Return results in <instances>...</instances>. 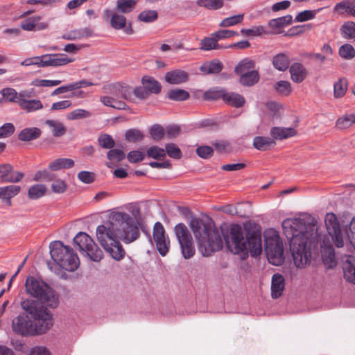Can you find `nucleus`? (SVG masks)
I'll return each instance as SVG.
<instances>
[{
	"label": "nucleus",
	"mask_w": 355,
	"mask_h": 355,
	"mask_svg": "<svg viewBox=\"0 0 355 355\" xmlns=\"http://www.w3.org/2000/svg\"><path fill=\"white\" fill-rule=\"evenodd\" d=\"M73 243L80 252H84L94 261L102 259L103 254L93 239L85 232H80L73 239Z\"/></svg>",
	"instance_id": "9"
},
{
	"label": "nucleus",
	"mask_w": 355,
	"mask_h": 355,
	"mask_svg": "<svg viewBox=\"0 0 355 355\" xmlns=\"http://www.w3.org/2000/svg\"><path fill=\"white\" fill-rule=\"evenodd\" d=\"M225 239L228 249L234 254L249 251L252 257H257L262 252L259 230H248L245 239L242 227L239 225H234Z\"/></svg>",
	"instance_id": "4"
},
{
	"label": "nucleus",
	"mask_w": 355,
	"mask_h": 355,
	"mask_svg": "<svg viewBox=\"0 0 355 355\" xmlns=\"http://www.w3.org/2000/svg\"><path fill=\"white\" fill-rule=\"evenodd\" d=\"M275 145L273 138L267 137H255L253 139V146L261 151H265Z\"/></svg>",
	"instance_id": "25"
},
{
	"label": "nucleus",
	"mask_w": 355,
	"mask_h": 355,
	"mask_svg": "<svg viewBox=\"0 0 355 355\" xmlns=\"http://www.w3.org/2000/svg\"><path fill=\"white\" fill-rule=\"evenodd\" d=\"M189 226L197 241L198 250L203 257L223 248V241L218 231L212 230L202 219L192 218Z\"/></svg>",
	"instance_id": "5"
},
{
	"label": "nucleus",
	"mask_w": 355,
	"mask_h": 355,
	"mask_svg": "<svg viewBox=\"0 0 355 355\" xmlns=\"http://www.w3.org/2000/svg\"><path fill=\"white\" fill-rule=\"evenodd\" d=\"M284 235L289 241L293 261L297 268L311 262V244L315 238L314 225L299 218H286L282 222Z\"/></svg>",
	"instance_id": "2"
},
{
	"label": "nucleus",
	"mask_w": 355,
	"mask_h": 355,
	"mask_svg": "<svg viewBox=\"0 0 355 355\" xmlns=\"http://www.w3.org/2000/svg\"><path fill=\"white\" fill-rule=\"evenodd\" d=\"M347 235L351 244L355 249V217L352 219L349 223V230L347 232Z\"/></svg>",
	"instance_id": "64"
},
{
	"label": "nucleus",
	"mask_w": 355,
	"mask_h": 355,
	"mask_svg": "<svg viewBox=\"0 0 355 355\" xmlns=\"http://www.w3.org/2000/svg\"><path fill=\"white\" fill-rule=\"evenodd\" d=\"M241 33L245 36H259L265 33V29L262 26H254L252 28H243Z\"/></svg>",
	"instance_id": "57"
},
{
	"label": "nucleus",
	"mask_w": 355,
	"mask_h": 355,
	"mask_svg": "<svg viewBox=\"0 0 355 355\" xmlns=\"http://www.w3.org/2000/svg\"><path fill=\"white\" fill-rule=\"evenodd\" d=\"M225 47L218 44V40H216V37L213 35V33H211L209 37L203 38L200 41V49L202 51H208L214 49H221Z\"/></svg>",
	"instance_id": "27"
},
{
	"label": "nucleus",
	"mask_w": 355,
	"mask_h": 355,
	"mask_svg": "<svg viewBox=\"0 0 355 355\" xmlns=\"http://www.w3.org/2000/svg\"><path fill=\"white\" fill-rule=\"evenodd\" d=\"M30 97H25L21 99L20 108L26 112H33L43 109V104L39 99H28Z\"/></svg>",
	"instance_id": "24"
},
{
	"label": "nucleus",
	"mask_w": 355,
	"mask_h": 355,
	"mask_svg": "<svg viewBox=\"0 0 355 355\" xmlns=\"http://www.w3.org/2000/svg\"><path fill=\"white\" fill-rule=\"evenodd\" d=\"M92 31L89 28H83L78 30L71 31L63 35V38L68 40H80L83 37H90Z\"/></svg>",
	"instance_id": "30"
},
{
	"label": "nucleus",
	"mask_w": 355,
	"mask_h": 355,
	"mask_svg": "<svg viewBox=\"0 0 355 355\" xmlns=\"http://www.w3.org/2000/svg\"><path fill=\"white\" fill-rule=\"evenodd\" d=\"M138 1L139 0H117L116 10L122 13L130 12Z\"/></svg>",
	"instance_id": "43"
},
{
	"label": "nucleus",
	"mask_w": 355,
	"mask_h": 355,
	"mask_svg": "<svg viewBox=\"0 0 355 355\" xmlns=\"http://www.w3.org/2000/svg\"><path fill=\"white\" fill-rule=\"evenodd\" d=\"M343 269L346 280L355 284V258L345 256L343 261Z\"/></svg>",
	"instance_id": "19"
},
{
	"label": "nucleus",
	"mask_w": 355,
	"mask_h": 355,
	"mask_svg": "<svg viewBox=\"0 0 355 355\" xmlns=\"http://www.w3.org/2000/svg\"><path fill=\"white\" fill-rule=\"evenodd\" d=\"M74 166V161L69 158H58L49 164V168L51 171L70 168Z\"/></svg>",
	"instance_id": "29"
},
{
	"label": "nucleus",
	"mask_w": 355,
	"mask_h": 355,
	"mask_svg": "<svg viewBox=\"0 0 355 355\" xmlns=\"http://www.w3.org/2000/svg\"><path fill=\"white\" fill-rule=\"evenodd\" d=\"M40 68L63 66L73 61L64 53L44 54L40 56Z\"/></svg>",
	"instance_id": "13"
},
{
	"label": "nucleus",
	"mask_w": 355,
	"mask_h": 355,
	"mask_svg": "<svg viewBox=\"0 0 355 355\" xmlns=\"http://www.w3.org/2000/svg\"><path fill=\"white\" fill-rule=\"evenodd\" d=\"M61 83V80L35 79L31 83V85L37 87H54L59 85Z\"/></svg>",
	"instance_id": "56"
},
{
	"label": "nucleus",
	"mask_w": 355,
	"mask_h": 355,
	"mask_svg": "<svg viewBox=\"0 0 355 355\" xmlns=\"http://www.w3.org/2000/svg\"><path fill=\"white\" fill-rule=\"evenodd\" d=\"M223 65L219 60H214L204 63L200 67V71L205 74L218 73L223 69Z\"/></svg>",
	"instance_id": "32"
},
{
	"label": "nucleus",
	"mask_w": 355,
	"mask_h": 355,
	"mask_svg": "<svg viewBox=\"0 0 355 355\" xmlns=\"http://www.w3.org/2000/svg\"><path fill=\"white\" fill-rule=\"evenodd\" d=\"M322 259L328 268H334L336 265L334 250L332 247H327L322 250Z\"/></svg>",
	"instance_id": "38"
},
{
	"label": "nucleus",
	"mask_w": 355,
	"mask_h": 355,
	"mask_svg": "<svg viewBox=\"0 0 355 355\" xmlns=\"http://www.w3.org/2000/svg\"><path fill=\"white\" fill-rule=\"evenodd\" d=\"M189 93L182 89H172L168 92V96L170 99L176 101H182L189 98Z\"/></svg>",
	"instance_id": "47"
},
{
	"label": "nucleus",
	"mask_w": 355,
	"mask_h": 355,
	"mask_svg": "<svg viewBox=\"0 0 355 355\" xmlns=\"http://www.w3.org/2000/svg\"><path fill=\"white\" fill-rule=\"evenodd\" d=\"M341 31L343 37L352 39L355 37V23L353 21L346 22L342 26Z\"/></svg>",
	"instance_id": "52"
},
{
	"label": "nucleus",
	"mask_w": 355,
	"mask_h": 355,
	"mask_svg": "<svg viewBox=\"0 0 355 355\" xmlns=\"http://www.w3.org/2000/svg\"><path fill=\"white\" fill-rule=\"evenodd\" d=\"M205 95L208 98L211 99L222 97L226 103L235 107H242L245 103L243 96L236 93H225L223 91H218L209 92Z\"/></svg>",
	"instance_id": "14"
},
{
	"label": "nucleus",
	"mask_w": 355,
	"mask_h": 355,
	"mask_svg": "<svg viewBox=\"0 0 355 355\" xmlns=\"http://www.w3.org/2000/svg\"><path fill=\"white\" fill-rule=\"evenodd\" d=\"M153 239L159 254L164 257L170 248V239L166 235L164 226L160 222H157L153 227Z\"/></svg>",
	"instance_id": "11"
},
{
	"label": "nucleus",
	"mask_w": 355,
	"mask_h": 355,
	"mask_svg": "<svg viewBox=\"0 0 355 355\" xmlns=\"http://www.w3.org/2000/svg\"><path fill=\"white\" fill-rule=\"evenodd\" d=\"M42 17L40 16H33L28 17L21 21V28L26 31H41L48 28V24L45 22H39Z\"/></svg>",
	"instance_id": "18"
},
{
	"label": "nucleus",
	"mask_w": 355,
	"mask_h": 355,
	"mask_svg": "<svg viewBox=\"0 0 355 355\" xmlns=\"http://www.w3.org/2000/svg\"><path fill=\"white\" fill-rule=\"evenodd\" d=\"M264 238V248L268 261L275 266L281 265L284 261V248L277 232L268 230L265 232Z\"/></svg>",
	"instance_id": "8"
},
{
	"label": "nucleus",
	"mask_w": 355,
	"mask_h": 355,
	"mask_svg": "<svg viewBox=\"0 0 355 355\" xmlns=\"http://www.w3.org/2000/svg\"><path fill=\"white\" fill-rule=\"evenodd\" d=\"M96 235L103 249L113 259L119 261L125 255L119 239L132 242L139 237V230L137 221L128 214L115 212L107 223L97 227Z\"/></svg>",
	"instance_id": "1"
},
{
	"label": "nucleus",
	"mask_w": 355,
	"mask_h": 355,
	"mask_svg": "<svg viewBox=\"0 0 355 355\" xmlns=\"http://www.w3.org/2000/svg\"><path fill=\"white\" fill-rule=\"evenodd\" d=\"M275 88L278 93L284 96H288L292 92L291 85L288 81H278L276 83Z\"/></svg>",
	"instance_id": "51"
},
{
	"label": "nucleus",
	"mask_w": 355,
	"mask_h": 355,
	"mask_svg": "<svg viewBox=\"0 0 355 355\" xmlns=\"http://www.w3.org/2000/svg\"><path fill=\"white\" fill-rule=\"evenodd\" d=\"M147 156L148 157L162 160L166 157V151L164 148H160L157 146H153L150 147L146 151Z\"/></svg>",
	"instance_id": "48"
},
{
	"label": "nucleus",
	"mask_w": 355,
	"mask_h": 355,
	"mask_svg": "<svg viewBox=\"0 0 355 355\" xmlns=\"http://www.w3.org/2000/svg\"><path fill=\"white\" fill-rule=\"evenodd\" d=\"M338 53L343 58L351 60L355 57V49L351 44H345L339 48Z\"/></svg>",
	"instance_id": "49"
},
{
	"label": "nucleus",
	"mask_w": 355,
	"mask_h": 355,
	"mask_svg": "<svg viewBox=\"0 0 355 355\" xmlns=\"http://www.w3.org/2000/svg\"><path fill=\"white\" fill-rule=\"evenodd\" d=\"M104 93L119 100L123 98L130 100L132 98V91L130 87L122 85L119 83L109 84L103 86Z\"/></svg>",
	"instance_id": "15"
},
{
	"label": "nucleus",
	"mask_w": 355,
	"mask_h": 355,
	"mask_svg": "<svg viewBox=\"0 0 355 355\" xmlns=\"http://www.w3.org/2000/svg\"><path fill=\"white\" fill-rule=\"evenodd\" d=\"M41 134L42 131L38 128H27L19 133L18 138L21 141H28L39 138Z\"/></svg>",
	"instance_id": "28"
},
{
	"label": "nucleus",
	"mask_w": 355,
	"mask_h": 355,
	"mask_svg": "<svg viewBox=\"0 0 355 355\" xmlns=\"http://www.w3.org/2000/svg\"><path fill=\"white\" fill-rule=\"evenodd\" d=\"M259 80L258 71L252 70L249 72L240 75V83L244 86H252Z\"/></svg>",
	"instance_id": "35"
},
{
	"label": "nucleus",
	"mask_w": 355,
	"mask_h": 355,
	"mask_svg": "<svg viewBox=\"0 0 355 355\" xmlns=\"http://www.w3.org/2000/svg\"><path fill=\"white\" fill-rule=\"evenodd\" d=\"M92 116V113L84 109H76L67 114V119L69 120H76L80 119L89 118Z\"/></svg>",
	"instance_id": "53"
},
{
	"label": "nucleus",
	"mask_w": 355,
	"mask_h": 355,
	"mask_svg": "<svg viewBox=\"0 0 355 355\" xmlns=\"http://www.w3.org/2000/svg\"><path fill=\"white\" fill-rule=\"evenodd\" d=\"M325 225L334 245L337 248L343 247V236L336 216L333 213L327 214L325 217Z\"/></svg>",
	"instance_id": "12"
},
{
	"label": "nucleus",
	"mask_w": 355,
	"mask_h": 355,
	"mask_svg": "<svg viewBox=\"0 0 355 355\" xmlns=\"http://www.w3.org/2000/svg\"><path fill=\"white\" fill-rule=\"evenodd\" d=\"M347 3V0H343L336 3L334 8V11L340 15L347 13L349 15V10H352V8H350Z\"/></svg>",
	"instance_id": "62"
},
{
	"label": "nucleus",
	"mask_w": 355,
	"mask_h": 355,
	"mask_svg": "<svg viewBox=\"0 0 355 355\" xmlns=\"http://www.w3.org/2000/svg\"><path fill=\"white\" fill-rule=\"evenodd\" d=\"M297 132L293 128L273 127L270 130V135L273 139L282 140L294 137Z\"/></svg>",
	"instance_id": "21"
},
{
	"label": "nucleus",
	"mask_w": 355,
	"mask_h": 355,
	"mask_svg": "<svg viewBox=\"0 0 355 355\" xmlns=\"http://www.w3.org/2000/svg\"><path fill=\"white\" fill-rule=\"evenodd\" d=\"M1 94L6 101L16 103L19 106L20 105L21 99L25 97H31V92L30 91L24 90L18 93L15 89L10 87L3 89Z\"/></svg>",
	"instance_id": "17"
},
{
	"label": "nucleus",
	"mask_w": 355,
	"mask_h": 355,
	"mask_svg": "<svg viewBox=\"0 0 355 355\" xmlns=\"http://www.w3.org/2000/svg\"><path fill=\"white\" fill-rule=\"evenodd\" d=\"M166 155L173 159H180L182 157V152L180 149L175 144H167L165 146Z\"/></svg>",
	"instance_id": "54"
},
{
	"label": "nucleus",
	"mask_w": 355,
	"mask_h": 355,
	"mask_svg": "<svg viewBox=\"0 0 355 355\" xmlns=\"http://www.w3.org/2000/svg\"><path fill=\"white\" fill-rule=\"evenodd\" d=\"M196 3L200 7L209 10H218L223 6V0H197Z\"/></svg>",
	"instance_id": "46"
},
{
	"label": "nucleus",
	"mask_w": 355,
	"mask_h": 355,
	"mask_svg": "<svg viewBox=\"0 0 355 355\" xmlns=\"http://www.w3.org/2000/svg\"><path fill=\"white\" fill-rule=\"evenodd\" d=\"M15 126L11 123H6L0 127V139L10 137L15 132Z\"/></svg>",
	"instance_id": "61"
},
{
	"label": "nucleus",
	"mask_w": 355,
	"mask_h": 355,
	"mask_svg": "<svg viewBox=\"0 0 355 355\" xmlns=\"http://www.w3.org/2000/svg\"><path fill=\"white\" fill-rule=\"evenodd\" d=\"M25 287L27 293L40 300L42 305L44 303L53 309L58 306V295L43 281L30 276L26 280Z\"/></svg>",
	"instance_id": "6"
},
{
	"label": "nucleus",
	"mask_w": 355,
	"mask_h": 355,
	"mask_svg": "<svg viewBox=\"0 0 355 355\" xmlns=\"http://www.w3.org/2000/svg\"><path fill=\"white\" fill-rule=\"evenodd\" d=\"M158 18V13L154 10L142 11L138 16L139 20L146 23L153 22Z\"/></svg>",
	"instance_id": "50"
},
{
	"label": "nucleus",
	"mask_w": 355,
	"mask_h": 355,
	"mask_svg": "<svg viewBox=\"0 0 355 355\" xmlns=\"http://www.w3.org/2000/svg\"><path fill=\"white\" fill-rule=\"evenodd\" d=\"M46 192V187L44 184H34L31 186L28 191V196L32 200H36L42 198Z\"/></svg>",
	"instance_id": "41"
},
{
	"label": "nucleus",
	"mask_w": 355,
	"mask_h": 355,
	"mask_svg": "<svg viewBox=\"0 0 355 355\" xmlns=\"http://www.w3.org/2000/svg\"><path fill=\"white\" fill-rule=\"evenodd\" d=\"M196 153L199 157L203 159H208L213 155L214 150L210 146H202L196 149Z\"/></svg>",
	"instance_id": "63"
},
{
	"label": "nucleus",
	"mask_w": 355,
	"mask_h": 355,
	"mask_svg": "<svg viewBox=\"0 0 355 355\" xmlns=\"http://www.w3.org/2000/svg\"><path fill=\"white\" fill-rule=\"evenodd\" d=\"M347 80L346 78H340L334 85V96L336 98H339L345 96L347 90Z\"/></svg>",
	"instance_id": "42"
},
{
	"label": "nucleus",
	"mask_w": 355,
	"mask_h": 355,
	"mask_svg": "<svg viewBox=\"0 0 355 355\" xmlns=\"http://www.w3.org/2000/svg\"><path fill=\"white\" fill-rule=\"evenodd\" d=\"M106 13L107 17H110V24L114 28L119 30L125 27L126 18L123 15L110 10H106Z\"/></svg>",
	"instance_id": "31"
},
{
	"label": "nucleus",
	"mask_w": 355,
	"mask_h": 355,
	"mask_svg": "<svg viewBox=\"0 0 355 355\" xmlns=\"http://www.w3.org/2000/svg\"><path fill=\"white\" fill-rule=\"evenodd\" d=\"M45 124L51 128L52 135L55 137H60L67 132L66 127L59 121L49 119L45 121Z\"/></svg>",
	"instance_id": "33"
},
{
	"label": "nucleus",
	"mask_w": 355,
	"mask_h": 355,
	"mask_svg": "<svg viewBox=\"0 0 355 355\" xmlns=\"http://www.w3.org/2000/svg\"><path fill=\"white\" fill-rule=\"evenodd\" d=\"M285 287V279L284 277L278 273L274 274L271 281V296L277 299L282 296Z\"/></svg>",
	"instance_id": "20"
},
{
	"label": "nucleus",
	"mask_w": 355,
	"mask_h": 355,
	"mask_svg": "<svg viewBox=\"0 0 355 355\" xmlns=\"http://www.w3.org/2000/svg\"><path fill=\"white\" fill-rule=\"evenodd\" d=\"M98 141L99 145L103 148L110 149L114 146V141L109 135H101L98 139Z\"/></svg>",
	"instance_id": "58"
},
{
	"label": "nucleus",
	"mask_w": 355,
	"mask_h": 355,
	"mask_svg": "<svg viewBox=\"0 0 355 355\" xmlns=\"http://www.w3.org/2000/svg\"><path fill=\"white\" fill-rule=\"evenodd\" d=\"M50 254L54 261L66 270L73 271L78 267L79 259L77 254L72 248L64 245L60 241L50 244Z\"/></svg>",
	"instance_id": "7"
},
{
	"label": "nucleus",
	"mask_w": 355,
	"mask_h": 355,
	"mask_svg": "<svg viewBox=\"0 0 355 355\" xmlns=\"http://www.w3.org/2000/svg\"><path fill=\"white\" fill-rule=\"evenodd\" d=\"M354 123H355V113L345 114L337 119L336 127L338 129H345Z\"/></svg>",
	"instance_id": "40"
},
{
	"label": "nucleus",
	"mask_w": 355,
	"mask_h": 355,
	"mask_svg": "<svg viewBox=\"0 0 355 355\" xmlns=\"http://www.w3.org/2000/svg\"><path fill=\"white\" fill-rule=\"evenodd\" d=\"M100 101L105 106L111 107L114 109L125 110L127 107L126 104L123 101L118 100L109 94L101 96L100 98Z\"/></svg>",
	"instance_id": "34"
},
{
	"label": "nucleus",
	"mask_w": 355,
	"mask_h": 355,
	"mask_svg": "<svg viewBox=\"0 0 355 355\" xmlns=\"http://www.w3.org/2000/svg\"><path fill=\"white\" fill-rule=\"evenodd\" d=\"M291 79L297 83H302L306 77L307 72L305 67L300 63H293L290 67Z\"/></svg>",
	"instance_id": "22"
},
{
	"label": "nucleus",
	"mask_w": 355,
	"mask_h": 355,
	"mask_svg": "<svg viewBox=\"0 0 355 355\" xmlns=\"http://www.w3.org/2000/svg\"><path fill=\"white\" fill-rule=\"evenodd\" d=\"M174 233L180 247L181 253L185 259L193 257L196 250L192 236L185 224L180 223L174 227Z\"/></svg>",
	"instance_id": "10"
},
{
	"label": "nucleus",
	"mask_w": 355,
	"mask_h": 355,
	"mask_svg": "<svg viewBox=\"0 0 355 355\" xmlns=\"http://www.w3.org/2000/svg\"><path fill=\"white\" fill-rule=\"evenodd\" d=\"M20 190L21 187L17 185H8L0 187V198H6L8 203L10 205V199L17 195Z\"/></svg>",
	"instance_id": "37"
},
{
	"label": "nucleus",
	"mask_w": 355,
	"mask_h": 355,
	"mask_svg": "<svg viewBox=\"0 0 355 355\" xmlns=\"http://www.w3.org/2000/svg\"><path fill=\"white\" fill-rule=\"evenodd\" d=\"M272 64L276 69L285 71L289 67V56L286 53H279L273 57Z\"/></svg>",
	"instance_id": "26"
},
{
	"label": "nucleus",
	"mask_w": 355,
	"mask_h": 355,
	"mask_svg": "<svg viewBox=\"0 0 355 355\" xmlns=\"http://www.w3.org/2000/svg\"><path fill=\"white\" fill-rule=\"evenodd\" d=\"M187 79V73L180 69L168 71L165 75L166 81L172 85L183 83L186 82Z\"/></svg>",
	"instance_id": "23"
},
{
	"label": "nucleus",
	"mask_w": 355,
	"mask_h": 355,
	"mask_svg": "<svg viewBox=\"0 0 355 355\" xmlns=\"http://www.w3.org/2000/svg\"><path fill=\"white\" fill-rule=\"evenodd\" d=\"M125 139L128 141L135 142L140 141L143 139L144 136L142 133L136 129H130L125 132Z\"/></svg>",
	"instance_id": "59"
},
{
	"label": "nucleus",
	"mask_w": 355,
	"mask_h": 355,
	"mask_svg": "<svg viewBox=\"0 0 355 355\" xmlns=\"http://www.w3.org/2000/svg\"><path fill=\"white\" fill-rule=\"evenodd\" d=\"M24 174L20 171H15L10 164L0 165V180L1 182H19Z\"/></svg>",
	"instance_id": "16"
},
{
	"label": "nucleus",
	"mask_w": 355,
	"mask_h": 355,
	"mask_svg": "<svg viewBox=\"0 0 355 355\" xmlns=\"http://www.w3.org/2000/svg\"><path fill=\"white\" fill-rule=\"evenodd\" d=\"M21 306L33 321L30 320L27 315H19L12 322L15 333L24 336L42 335L53 326L52 314L39 302L26 299L21 302Z\"/></svg>",
	"instance_id": "3"
},
{
	"label": "nucleus",
	"mask_w": 355,
	"mask_h": 355,
	"mask_svg": "<svg viewBox=\"0 0 355 355\" xmlns=\"http://www.w3.org/2000/svg\"><path fill=\"white\" fill-rule=\"evenodd\" d=\"M142 84L150 94H157L161 92L162 85L160 83L150 76H144L142 78Z\"/></svg>",
	"instance_id": "36"
},
{
	"label": "nucleus",
	"mask_w": 355,
	"mask_h": 355,
	"mask_svg": "<svg viewBox=\"0 0 355 355\" xmlns=\"http://www.w3.org/2000/svg\"><path fill=\"white\" fill-rule=\"evenodd\" d=\"M292 19L293 17L291 15L272 19L269 21L268 26L272 28H280L290 24L292 21Z\"/></svg>",
	"instance_id": "44"
},
{
	"label": "nucleus",
	"mask_w": 355,
	"mask_h": 355,
	"mask_svg": "<svg viewBox=\"0 0 355 355\" xmlns=\"http://www.w3.org/2000/svg\"><path fill=\"white\" fill-rule=\"evenodd\" d=\"M150 133L153 139L159 141L164 135V129L159 125H154L150 130Z\"/></svg>",
	"instance_id": "60"
},
{
	"label": "nucleus",
	"mask_w": 355,
	"mask_h": 355,
	"mask_svg": "<svg viewBox=\"0 0 355 355\" xmlns=\"http://www.w3.org/2000/svg\"><path fill=\"white\" fill-rule=\"evenodd\" d=\"M255 62L250 58H245L239 62L236 66L234 71L238 75L243 74L244 73L249 72L254 70Z\"/></svg>",
	"instance_id": "39"
},
{
	"label": "nucleus",
	"mask_w": 355,
	"mask_h": 355,
	"mask_svg": "<svg viewBox=\"0 0 355 355\" xmlns=\"http://www.w3.org/2000/svg\"><path fill=\"white\" fill-rule=\"evenodd\" d=\"M213 35L216 37L218 41H220L234 36H239V33L232 30L222 29L213 33Z\"/></svg>",
	"instance_id": "55"
},
{
	"label": "nucleus",
	"mask_w": 355,
	"mask_h": 355,
	"mask_svg": "<svg viewBox=\"0 0 355 355\" xmlns=\"http://www.w3.org/2000/svg\"><path fill=\"white\" fill-rule=\"evenodd\" d=\"M244 19V14H239L223 19L219 24L221 28H227L241 24Z\"/></svg>",
	"instance_id": "45"
}]
</instances>
